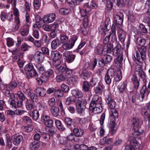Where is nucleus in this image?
<instances>
[{"mask_svg": "<svg viewBox=\"0 0 150 150\" xmlns=\"http://www.w3.org/2000/svg\"><path fill=\"white\" fill-rule=\"evenodd\" d=\"M60 43L63 44L61 48H59V50L63 48L64 50H67L72 49L74 47V44L78 38L77 37L74 36L69 40V37L66 34H61L59 37Z\"/></svg>", "mask_w": 150, "mask_h": 150, "instance_id": "1", "label": "nucleus"}, {"mask_svg": "<svg viewBox=\"0 0 150 150\" xmlns=\"http://www.w3.org/2000/svg\"><path fill=\"white\" fill-rule=\"evenodd\" d=\"M72 102L76 103V109L77 112L81 114L84 112L86 108V101L85 100H77L75 99L72 96L67 98L66 100L65 103L69 105Z\"/></svg>", "mask_w": 150, "mask_h": 150, "instance_id": "2", "label": "nucleus"}, {"mask_svg": "<svg viewBox=\"0 0 150 150\" xmlns=\"http://www.w3.org/2000/svg\"><path fill=\"white\" fill-rule=\"evenodd\" d=\"M135 75H133L132 78V80L133 81V83L137 81H139L140 79L138 80L136 75H138L140 79L143 81H146V78L147 77L144 71L143 70L140 65H137L135 69Z\"/></svg>", "mask_w": 150, "mask_h": 150, "instance_id": "3", "label": "nucleus"}, {"mask_svg": "<svg viewBox=\"0 0 150 150\" xmlns=\"http://www.w3.org/2000/svg\"><path fill=\"white\" fill-rule=\"evenodd\" d=\"M25 70L27 71L26 75L28 79H30L37 75L36 71L34 69V67L31 63L27 64L25 67Z\"/></svg>", "mask_w": 150, "mask_h": 150, "instance_id": "4", "label": "nucleus"}, {"mask_svg": "<svg viewBox=\"0 0 150 150\" xmlns=\"http://www.w3.org/2000/svg\"><path fill=\"white\" fill-rule=\"evenodd\" d=\"M115 30L116 28L115 25L112 24L111 28V33H110V34L106 36L103 40V43L104 44L108 43V42L110 40V37L111 38V40L112 42L117 40Z\"/></svg>", "mask_w": 150, "mask_h": 150, "instance_id": "5", "label": "nucleus"}, {"mask_svg": "<svg viewBox=\"0 0 150 150\" xmlns=\"http://www.w3.org/2000/svg\"><path fill=\"white\" fill-rule=\"evenodd\" d=\"M114 76V70L112 69H109L105 76L104 80L105 83L107 84H110Z\"/></svg>", "mask_w": 150, "mask_h": 150, "instance_id": "6", "label": "nucleus"}, {"mask_svg": "<svg viewBox=\"0 0 150 150\" xmlns=\"http://www.w3.org/2000/svg\"><path fill=\"white\" fill-rule=\"evenodd\" d=\"M97 72L98 73L96 74V75L97 76V77L94 78V79H96L97 82L94 83V85H96L97 83V85H98V86L96 87L95 91L96 93H101V88H102L101 85L100 84V71L99 70Z\"/></svg>", "mask_w": 150, "mask_h": 150, "instance_id": "7", "label": "nucleus"}, {"mask_svg": "<svg viewBox=\"0 0 150 150\" xmlns=\"http://www.w3.org/2000/svg\"><path fill=\"white\" fill-rule=\"evenodd\" d=\"M105 100L111 109H113L115 107V102L112 99L109 93H105Z\"/></svg>", "mask_w": 150, "mask_h": 150, "instance_id": "8", "label": "nucleus"}, {"mask_svg": "<svg viewBox=\"0 0 150 150\" xmlns=\"http://www.w3.org/2000/svg\"><path fill=\"white\" fill-rule=\"evenodd\" d=\"M56 17V15L54 13H50L45 15L43 17V20L45 23H49L54 21Z\"/></svg>", "mask_w": 150, "mask_h": 150, "instance_id": "9", "label": "nucleus"}, {"mask_svg": "<svg viewBox=\"0 0 150 150\" xmlns=\"http://www.w3.org/2000/svg\"><path fill=\"white\" fill-rule=\"evenodd\" d=\"M62 57V55L57 50L52 51L50 55H49V58L52 59L53 61H58Z\"/></svg>", "mask_w": 150, "mask_h": 150, "instance_id": "10", "label": "nucleus"}, {"mask_svg": "<svg viewBox=\"0 0 150 150\" xmlns=\"http://www.w3.org/2000/svg\"><path fill=\"white\" fill-rule=\"evenodd\" d=\"M63 56L68 63H71L74 61L76 57L75 55L71 54L68 51L65 52L63 54Z\"/></svg>", "mask_w": 150, "mask_h": 150, "instance_id": "11", "label": "nucleus"}, {"mask_svg": "<svg viewBox=\"0 0 150 150\" xmlns=\"http://www.w3.org/2000/svg\"><path fill=\"white\" fill-rule=\"evenodd\" d=\"M11 102L9 101L10 102V104L14 108H16L18 107H21L23 105V102L20 101L18 98H16V97H14V99H11Z\"/></svg>", "mask_w": 150, "mask_h": 150, "instance_id": "12", "label": "nucleus"}, {"mask_svg": "<svg viewBox=\"0 0 150 150\" xmlns=\"http://www.w3.org/2000/svg\"><path fill=\"white\" fill-rule=\"evenodd\" d=\"M121 46L119 43H117L116 46L113 48L112 51V55L114 56L117 57L122 55V52H121Z\"/></svg>", "mask_w": 150, "mask_h": 150, "instance_id": "13", "label": "nucleus"}, {"mask_svg": "<svg viewBox=\"0 0 150 150\" xmlns=\"http://www.w3.org/2000/svg\"><path fill=\"white\" fill-rule=\"evenodd\" d=\"M72 96L77 100H82L81 98L83 96V93L79 89H73L71 90Z\"/></svg>", "mask_w": 150, "mask_h": 150, "instance_id": "14", "label": "nucleus"}, {"mask_svg": "<svg viewBox=\"0 0 150 150\" xmlns=\"http://www.w3.org/2000/svg\"><path fill=\"white\" fill-rule=\"evenodd\" d=\"M122 16L121 14H116L115 16L114 23L116 26H118L122 24L123 20Z\"/></svg>", "mask_w": 150, "mask_h": 150, "instance_id": "15", "label": "nucleus"}, {"mask_svg": "<svg viewBox=\"0 0 150 150\" xmlns=\"http://www.w3.org/2000/svg\"><path fill=\"white\" fill-rule=\"evenodd\" d=\"M23 137L22 135H14L11 137V140L13 144L16 146L18 145L23 140Z\"/></svg>", "mask_w": 150, "mask_h": 150, "instance_id": "16", "label": "nucleus"}, {"mask_svg": "<svg viewBox=\"0 0 150 150\" xmlns=\"http://www.w3.org/2000/svg\"><path fill=\"white\" fill-rule=\"evenodd\" d=\"M147 47L146 46H141L138 48V50L140 52L141 58L143 61L146 59V52Z\"/></svg>", "mask_w": 150, "mask_h": 150, "instance_id": "17", "label": "nucleus"}, {"mask_svg": "<svg viewBox=\"0 0 150 150\" xmlns=\"http://www.w3.org/2000/svg\"><path fill=\"white\" fill-rule=\"evenodd\" d=\"M35 92L39 97H43L46 95V90L43 88L38 87L35 89Z\"/></svg>", "mask_w": 150, "mask_h": 150, "instance_id": "18", "label": "nucleus"}, {"mask_svg": "<svg viewBox=\"0 0 150 150\" xmlns=\"http://www.w3.org/2000/svg\"><path fill=\"white\" fill-rule=\"evenodd\" d=\"M110 26L111 23L110 19L109 18H107L106 19L105 21L104 27V28H101V30L105 33H106L107 31H108L110 30Z\"/></svg>", "mask_w": 150, "mask_h": 150, "instance_id": "19", "label": "nucleus"}, {"mask_svg": "<svg viewBox=\"0 0 150 150\" xmlns=\"http://www.w3.org/2000/svg\"><path fill=\"white\" fill-rule=\"evenodd\" d=\"M59 69L60 72L62 73H65V74L69 75H71L73 71V70L69 69L64 65L61 66Z\"/></svg>", "mask_w": 150, "mask_h": 150, "instance_id": "20", "label": "nucleus"}, {"mask_svg": "<svg viewBox=\"0 0 150 150\" xmlns=\"http://www.w3.org/2000/svg\"><path fill=\"white\" fill-rule=\"evenodd\" d=\"M25 106L26 109L28 111L34 109L35 107L34 102H31L30 100L28 99L26 100Z\"/></svg>", "mask_w": 150, "mask_h": 150, "instance_id": "21", "label": "nucleus"}, {"mask_svg": "<svg viewBox=\"0 0 150 150\" xmlns=\"http://www.w3.org/2000/svg\"><path fill=\"white\" fill-rule=\"evenodd\" d=\"M29 115L35 120H37L39 118L40 114L39 111L36 109L33 110L29 113Z\"/></svg>", "mask_w": 150, "mask_h": 150, "instance_id": "22", "label": "nucleus"}, {"mask_svg": "<svg viewBox=\"0 0 150 150\" xmlns=\"http://www.w3.org/2000/svg\"><path fill=\"white\" fill-rule=\"evenodd\" d=\"M84 0H66L69 6L73 8L77 5H79Z\"/></svg>", "mask_w": 150, "mask_h": 150, "instance_id": "23", "label": "nucleus"}, {"mask_svg": "<svg viewBox=\"0 0 150 150\" xmlns=\"http://www.w3.org/2000/svg\"><path fill=\"white\" fill-rule=\"evenodd\" d=\"M144 87H142L140 91V93H136V94L137 96V98L140 101H142L143 99L145 97V94L146 93V92L144 90ZM145 89V88H144Z\"/></svg>", "mask_w": 150, "mask_h": 150, "instance_id": "24", "label": "nucleus"}, {"mask_svg": "<svg viewBox=\"0 0 150 150\" xmlns=\"http://www.w3.org/2000/svg\"><path fill=\"white\" fill-rule=\"evenodd\" d=\"M42 72L43 73H41V74L42 75V76L41 77L43 78L45 77L46 78H48L52 75L54 71L52 69H50L47 71H45V70Z\"/></svg>", "mask_w": 150, "mask_h": 150, "instance_id": "25", "label": "nucleus"}, {"mask_svg": "<svg viewBox=\"0 0 150 150\" xmlns=\"http://www.w3.org/2000/svg\"><path fill=\"white\" fill-rule=\"evenodd\" d=\"M61 44L60 42L59 39L57 38L53 40L51 42V47L52 50L56 49Z\"/></svg>", "mask_w": 150, "mask_h": 150, "instance_id": "26", "label": "nucleus"}, {"mask_svg": "<svg viewBox=\"0 0 150 150\" xmlns=\"http://www.w3.org/2000/svg\"><path fill=\"white\" fill-rule=\"evenodd\" d=\"M117 57L115 59L114 63L117 65V66L121 67L122 65L123 57L122 55L117 56Z\"/></svg>", "mask_w": 150, "mask_h": 150, "instance_id": "27", "label": "nucleus"}, {"mask_svg": "<svg viewBox=\"0 0 150 150\" xmlns=\"http://www.w3.org/2000/svg\"><path fill=\"white\" fill-rule=\"evenodd\" d=\"M134 130V132L132 133L133 138H136L139 135H141L143 132V130L140 127L133 128Z\"/></svg>", "mask_w": 150, "mask_h": 150, "instance_id": "28", "label": "nucleus"}, {"mask_svg": "<svg viewBox=\"0 0 150 150\" xmlns=\"http://www.w3.org/2000/svg\"><path fill=\"white\" fill-rule=\"evenodd\" d=\"M67 78V76L63 73L59 74L56 76V81L57 82H60L66 81Z\"/></svg>", "mask_w": 150, "mask_h": 150, "instance_id": "29", "label": "nucleus"}, {"mask_svg": "<svg viewBox=\"0 0 150 150\" xmlns=\"http://www.w3.org/2000/svg\"><path fill=\"white\" fill-rule=\"evenodd\" d=\"M35 57L39 62H42L44 60V55L42 52L37 51L35 54Z\"/></svg>", "mask_w": 150, "mask_h": 150, "instance_id": "30", "label": "nucleus"}, {"mask_svg": "<svg viewBox=\"0 0 150 150\" xmlns=\"http://www.w3.org/2000/svg\"><path fill=\"white\" fill-rule=\"evenodd\" d=\"M119 39L122 42L125 41L126 36V33L122 30H120L118 31Z\"/></svg>", "mask_w": 150, "mask_h": 150, "instance_id": "31", "label": "nucleus"}, {"mask_svg": "<svg viewBox=\"0 0 150 150\" xmlns=\"http://www.w3.org/2000/svg\"><path fill=\"white\" fill-rule=\"evenodd\" d=\"M73 131L74 135L76 137H81L83 135L84 132L81 129L75 128L74 129Z\"/></svg>", "mask_w": 150, "mask_h": 150, "instance_id": "32", "label": "nucleus"}, {"mask_svg": "<svg viewBox=\"0 0 150 150\" xmlns=\"http://www.w3.org/2000/svg\"><path fill=\"white\" fill-rule=\"evenodd\" d=\"M50 112L51 114L54 117H57L59 114V111L58 107L55 106L51 108Z\"/></svg>", "mask_w": 150, "mask_h": 150, "instance_id": "33", "label": "nucleus"}, {"mask_svg": "<svg viewBox=\"0 0 150 150\" xmlns=\"http://www.w3.org/2000/svg\"><path fill=\"white\" fill-rule=\"evenodd\" d=\"M101 103L98 102L95 104L94 106V114L100 113L102 110V107L101 105Z\"/></svg>", "mask_w": 150, "mask_h": 150, "instance_id": "34", "label": "nucleus"}, {"mask_svg": "<svg viewBox=\"0 0 150 150\" xmlns=\"http://www.w3.org/2000/svg\"><path fill=\"white\" fill-rule=\"evenodd\" d=\"M130 144L132 147L134 148L135 149H136L138 148L139 145V143L136 139L135 138H133V139L130 140Z\"/></svg>", "mask_w": 150, "mask_h": 150, "instance_id": "35", "label": "nucleus"}, {"mask_svg": "<svg viewBox=\"0 0 150 150\" xmlns=\"http://www.w3.org/2000/svg\"><path fill=\"white\" fill-rule=\"evenodd\" d=\"M132 125L133 128L139 127V121L138 118L135 117H133L131 120Z\"/></svg>", "mask_w": 150, "mask_h": 150, "instance_id": "36", "label": "nucleus"}, {"mask_svg": "<svg viewBox=\"0 0 150 150\" xmlns=\"http://www.w3.org/2000/svg\"><path fill=\"white\" fill-rule=\"evenodd\" d=\"M40 142L34 141L31 143L30 145V148L31 150H35L38 149L40 147Z\"/></svg>", "mask_w": 150, "mask_h": 150, "instance_id": "37", "label": "nucleus"}, {"mask_svg": "<svg viewBox=\"0 0 150 150\" xmlns=\"http://www.w3.org/2000/svg\"><path fill=\"white\" fill-rule=\"evenodd\" d=\"M81 77L84 79L86 80L90 76V73L88 71L87 69L83 70L81 75Z\"/></svg>", "mask_w": 150, "mask_h": 150, "instance_id": "38", "label": "nucleus"}, {"mask_svg": "<svg viewBox=\"0 0 150 150\" xmlns=\"http://www.w3.org/2000/svg\"><path fill=\"white\" fill-rule=\"evenodd\" d=\"M29 28V26L28 25H27L24 26L23 28L20 30V32L22 36H25L28 34Z\"/></svg>", "mask_w": 150, "mask_h": 150, "instance_id": "39", "label": "nucleus"}, {"mask_svg": "<svg viewBox=\"0 0 150 150\" xmlns=\"http://www.w3.org/2000/svg\"><path fill=\"white\" fill-rule=\"evenodd\" d=\"M40 62H38L35 65V67L38 69V71L41 74L43 73V72L45 70V68L44 66Z\"/></svg>", "mask_w": 150, "mask_h": 150, "instance_id": "40", "label": "nucleus"}, {"mask_svg": "<svg viewBox=\"0 0 150 150\" xmlns=\"http://www.w3.org/2000/svg\"><path fill=\"white\" fill-rule=\"evenodd\" d=\"M55 124L57 128L61 131H64L65 129V127L61 123V121L59 120H56L54 121Z\"/></svg>", "mask_w": 150, "mask_h": 150, "instance_id": "41", "label": "nucleus"}, {"mask_svg": "<svg viewBox=\"0 0 150 150\" xmlns=\"http://www.w3.org/2000/svg\"><path fill=\"white\" fill-rule=\"evenodd\" d=\"M133 60L136 64H137V65H140L141 67H142L141 64H142V62L140 61V55L138 51L136 52V57L134 56Z\"/></svg>", "mask_w": 150, "mask_h": 150, "instance_id": "42", "label": "nucleus"}, {"mask_svg": "<svg viewBox=\"0 0 150 150\" xmlns=\"http://www.w3.org/2000/svg\"><path fill=\"white\" fill-rule=\"evenodd\" d=\"M14 97L16 98H18L20 101H21L23 102V101L25 99V97L24 94L21 91H20L18 93L15 94Z\"/></svg>", "mask_w": 150, "mask_h": 150, "instance_id": "43", "label": "nucleus"}, {"mask_svg": "<svg viewBox=\"0 0 150 150\" xmlns=\"http://www.w3.org/2000/svg\"><path fill=\"white\" fill-rule=\"evenodd\" d=\"M76 77H70L68 79L67 82L69 85L73 86L76 83Z\"/></svg>", "mask_w": 150, "mask_h": 150, "instance_id": "44", "label": "nucleus"}, {"mask_svg": "<svg viewBox=\"0 0 150 150\" xmlns=\"http://www.w3.org/2000/svg\"><path fill=\"white\" fill-rule=\"evenodd\" d=\"M64 122L67 126L70 129H72L71 127L73 125L72 120L69 117H66L64 119Z\"/></svg>", "mask_w": 150, "mask_h": 150, "instance_id": "45", "label": "nucleus"}, {"mask_svg": "<svg viewBox=\"0 0 150 150\" xmlns=\"http://www.w3.org/2000/svg\"><path fill=\"white\" fill-rule=\"evenodd\" d=\"M104 46L100 44H98L96 46V51L98 54H102Z\"/></svg>", "mask_w": 150, "mask_h": 150, "instance_id": "46", "label": "nucleus"}, {"mask_svg": "<svg viewBox=\"0 0 150 150\" xmlns=\"http://www.w3.org/2000/svg\"><path fill=\"white\" fill-rule=\"evenodd\" d=\"M92 4H91L90 6H89L88 4V3H86L84 4L83 8L88 13L90 11L91 9L93 8L94 6L93 4V0L91 1Z\"/></svg>", "mask_w": 150, "mask_h": 150, "instance_id": "47", "label": "nucleus"}, {"mask_svg": "<svg viewBox=\"0 0 150 150\" xmlns=\"http://www.w3.org/2000/svg\"><path fill=\"white\" fill-rule=\"evenodd\" d=\"M90 88V85L86 81H84L82 86V91L85 92H87L89 91Z\"/></svg>", "mask_w": 150, "mask_h": 150, "instance_id": "48", "label": "nucleus"}, {"mask_svg": "<svg viewBox=\"0 0 150 150\" xmlns=\"http://www.w3.org/2000/svg\"><path fill=\"white\" fill-rule=\"evenodd\" d=\"M113 48V44L111 43H109L107 44L106 52L108 53L111 54Z\"/></svg>", "mask_w": 150, "mask_h": 150, "instance_id": "49", "label": "nucleus"}, {"mask_svg": "<svg viewBox=\"0 0 150 150\" xmlns=\"http://www.w3.org/2000/svg\"><path fill=\"white\" fill-rule=\"evenodd\" d=\"M17 86V82L15 81H13L11 82L10 84L8 85L6 87H7V89H10L11 90H12L15 88Z\"/></svg>", "mask_w": 150, "mask_h": 150, "instance_id": "50", "label": "nucleus"}, {"mask_svg": "<svg viewBox=\"0 0 150 150\" xmlns=\"http://www.w3.org/2000/svg\"><path fill=\"white\" fill-rule=\"evenodd\" d=\"M117 5L119 7H124L129 0H117Z\"/></svg>", "mask_w": 150, "mask_h": 150, "instance_id": "51", "label": "nucleus"}, {"mask_svg": "<svg viewBox=\"0 0 150 150\" xmlns=\"http://www.w3.org/2000/svg\"><path fill=\"white\" fill-rule=\"evenodd\" d=\"M14 19L16 22V25L15 27H14L13 28L14 31H16L18 29L20 25V20L18 17H16L14 18Z\"/></svg>", "mask_w": 150, "mask_h": 150, "instance_id": "52", "label": "nucleus"}, {"mask_svg": "<svg viewBox=\"0 0 150 150\" xmlns=\"http://www.w3.org/2000/svg\"><path fill=\"white\" fill-rule=\"evenodd\" d=\"M37 18H39V21L36 22V23L34 25L33 28L36 29V28L39 29L41 27L42 28V26H43V25L40 22V21H41V17L38 16L37 17Z\"/></svg>", "mask_w": 150, "mask_h": 150, "instance_id": "53", "label": "nucleus"}, {"mask_svg": "<svg viewBox=\"0 0 150 150\" xmlns=\"http://www.w3.org/2000/svg\"><path fill=\"white\" fill-rule=\"evenodd\" d=\"M64 95L63 92L60 89H57L54 93V96L57 98H60L63 96Z\"/></svg>", "mask_w": 150, "mask_h": 150, "instance_id": "54", "label": "nucleus"}, {"mask_svg": "<svg viewBox=\"0 0 150 150\" xmlns=\"http://www.w3.org/2000/svg\"><path fill=\"white\" fill-rule=\"evenodd\" d=\"M126 87V85L123 82L120 83L118 86V88L120 93H122L124 91Z\"/></svg>", "mask_w": 150, "mask_h": 150, "instance_id": "55", "label": "nucleus"}, {"mask_svg": "<svg viewBox=\"0 0 150 150\" xmlns=\"http://www.w3.org/2000/svg\"><path fill=\"white\" fill-rule=\"evenodd\" d=\"M137 42L139 45L142 46H144L145 43V40L142 38L141 37H139L137 38L136 39Z\"/></svg>", "mask_w": 150, "mask_h": 150, "instance_id": "56", "label": "nucleus"}, {"mask_svg": "<svg viewBox=\"0 0 150 150\" xmlns=\"http://www.w3.org/2000/svg\"><path fill=\"white\" fill-rule=\"evenodd\" d=\"M94 112V100L92 99L90 103L89 108V113L90 115H93Z\"/></svg>", "mask_w": 150, "mask_h": 150, "instance_id": "57", "label": "nucleus"}, {"mask_svg": "<svg viewBox=\"0 0 150 150\" xmlns=\"http://www.w3.org/2000/svg\"><path fill=\"white\" fill-rule=\"evenodd\" d=\"M6 91L5 92V96L9 98H10V99H13V97H14L15 95H14L12 93H11L10 91V89H7V87H6Z\"/></svg>", "mask_w": 150, "mask_h": 150, "instance_id": "58", "label": "nucleus"}, {"mask_svg": "<svg viewBox=\"0 0 150 150\" xmlns=\"http://www.w3.org/2000/svg\"><path fill=\"white\" fill-rule=\"evenodd\" d=\"M60 64V61L59 60L58 61H54L53 62V65L55 67V71L57 72V71H60L59 68L60 67V66L59 67Z\"/></svg>", "mask_w": 150, "mask_h": 150, "instance_id": "59", "label": "nucleus"}, {"mask_svg": "<svg viewBox=\"0 0 150 150\" xmlns=\"http://www.w3.org/2000/svg\"><path fill=\"white\" fill-rule=\"evenodd\" d=\"M23 121L25 123H26L28 125H30L32 122V121L31 119L27 116H25L23 117L22 118Z\"/></svg>", "mask_w": 150, "mask_h": 150, "instance_id": "60", "label": "nucleus"}, {"mask_svg": "<svg viewBox=\"0 0 150 150\" xmlns=\"http://www.w3.org/2000/svg\"><path fill=\"white\" fill-rule=\"evenodd\" d=\"M128 20L132 23L134 22L136 19V14H130L128 15Z\"/></svg>", "mask_w": 150, "mask_h": 150, "instance_id": "61", "label": "nucleus"}, {"mask_svg": "<svg viewBox=\"0 0 150 150\" xmlns=\"http://www.w3.org/2000/svg\"><path fill=\"white\" fill-rule=\"evenodd\" d=\"M32 102H37L38 101V96L37 94L32 93L30 94V96H29Z\"/></svg>", "mask_w": 150, "mask_h": 150, "instance_id": "62", "label": "nucleus"}, {"mask_svg": "<svg viewBox=\"0 0 150 150\" xmlns=\"http://www.w3.org/2000/svg\"><path fill=\"white\" fill-rule=\"evenodd\" d=\"M70 11V9L69 8H62L59 10V12L62 15L67 14Z\"/></svg>", "mask_w": 150, "mask_h": 150, "instance_id": "63", "label": "nucleus"}, {"mask_svg": "<svg viewBox=\"0 0 150 150\" xmlns=\"http://www.w3.org/2000/svg\"><path fill=\"white\" fill-rule=\"evenodd\" d=\"M61 90L63 92L67 93L69 90V87L64 84H62L61 86Z\"/></svg>", "mask_w": 150, "mask_h": 150, "instance_id": "64", "label": "nucleus"}]
</instances>
